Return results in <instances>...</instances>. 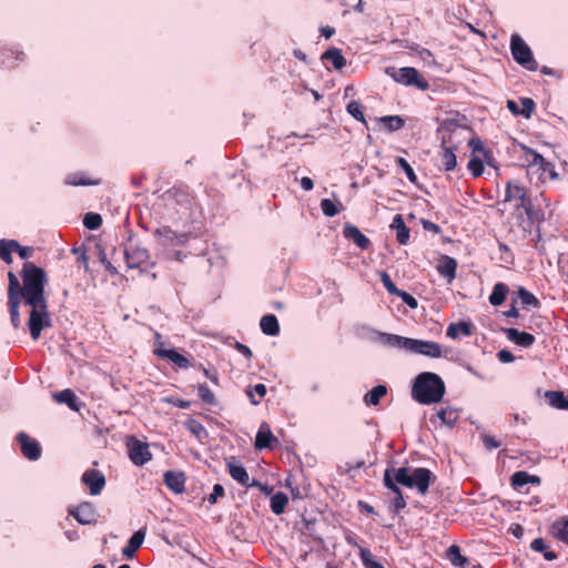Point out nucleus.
<instances>
[{"mask_svg": "<svg viewBox=\"0 0 568 568\" xmlns=\"http://www.w3.org/2000/svg\"><path fill=\"white\" fill-rule=\"evenodd\" d=\"M164 400L169 404H172L175 407L183 408V409H187L191 406V402L183 399V398L168 397Z\"/></svg>", "mask_w": 568, "mask_h": 568, "instance_id": "63", "label": "nucleus"}, {"mask_svg": "<svg viewBox=\"0 0 568 568\" xmlns=\"http://www.w3.org/2000/svg\"><path fill=\"white\" fill-rule=\"evenodd\" d=\"M378 275L386 291L392 295H396L399 288H397L395 283L392 281L390 275L386 271L378 272Z\"/></svg>", "mask_w": 568, "mask_h": 568, "instance_id": "57", "label": "nucleus"}, {"mask_svg": "<svg viewBox=\"0 0 568 568\" xmlns=\"http://www.w3.org/2000/svg\"><path fill=\"white\" fill-rule=\"evenodd\" d=\"M68 514L80 525H95L99 519V513L91 501H82L78 506L70 507Z\"/></svg>", "mask_w": 568, "mask_h": 568, "instance_id": "8", "label": "nucleus"}, {"mask_svg": "<svg viewBox=\"0 0 568 568\" xmlns=\"http://www.w3.org/2000/svg\"><path fill=\"white\" fill-rule=\"evenodd\" d=\"M387 394L385 385H377L364 395V403L366 406H377L381 399Z\"/></svg>", "mask_w": 568, "mask_h": 568, "instance_id": "36", "label": "nucleus"}, {"mask_svg": "<svg viewBox=\"0 0 568 568\" xmlns=\"http://www.w3.org/2000/svg\"><path fill=\"white\" fill-rule=\"evenodd\" d=\"M545 398L554 408L568 409V397L561 390H547Z\"/></svg>", "mask_w": 568, "mask_h": 568, "instance_id": "34", "label": "nucleus"}, {"mask_svg": "<svg viewBox=\"0 0 568 568\" xmlns=\"http://www.w3.org/2000/svg\"><path fill=\"white\" fill-rule=\"evenodd\" d=\"M395 481L407 488H416L419 494L425 495L436 476L427 468L418 467L409 471L407 467L389 469Z\"/></svg>", "mask_w": 568, "mask_h": 568, "instance_id": "3", "label": "nucleus"}, {"mask_svg": "<svg viewBox=\"0 0 568 568\" xmlns=\"http://www.w3.org/2000/svg\"><path fill=\"white\" fill-rule=\"evenodd\" d=\"M287 503V496L284 493L278 491L271 497V509L275 515H281L284 513Z\"/></svg>", "mask_w": 568, "mask_h": 568, "instance_id": "45", "label": "nucleus"}, {"mask_svg": "<svg viewBox=\"0 0 568 568\" xmlns=\"http://www.w3.org/2000/svg\"><path fill=\"white\" fill-rule=\"evenodd\" d=\"M442 422V424L453 427L459 418V414L456 409L452 407L442 408L437 414Z\"/></svg>", "mask_w": 568, "mask_h": 568, "instance_id": "44", "label": "nucleus"}, {"mask_svg": "<svg viewBox=\"0 0 568 568\" xmlns=\"http://www.w3.org/2000/svg\"><path fill=\"white\" fill-rule=\"evenodd\" d=\"M185 428L194 435L197 439H202L207 435L205 427L196 419L189 418L184 423Z\"/></svg>", "mask_w": 568, "mask_h": 568, "instance_id": "49", "label": "nucleus"}, {"mask_svg": "<svg viewBox=\"0 0 568 568\" xmlns=\"http://www.w3.org/2000/svg\"><path fill=\"white\" fill-rule=\"evenodd\" d=\"M124 257L129 268H141L146 266L150 262L149 251L140 245L125 247Z\"/></svg>", "mask_w": 568, "mask_h": 568, "instance_id": "9", "label": "nucleus"}, {"mask_svg": "<svg viewBox=\"0 0 568 568\" xmlns=\"http://www.w3.org/2000/svg\"><path fill=\"white\" fill-rule=\"evenodd\" d=\"M408 352L425 355L432 358H439L443 355L442 347L433 341L410 339Z\"/></svg>", "mask_w": 568, "mask_h": 568, "instance_id": "11", "label": "nucleus"}, {"mask_svg": "<svg viewBox=\"0 0 568 568\" xmlns=\"http://www.w3.org/2000/svg\"><path fill=\"white\" fill-rule=\"evenodd\" d=\"M245 393L253 405H258L266 395V386L264 384H256L253 387H247Z\"/></svg>", "mask_w": 568, "mask_h": 568, "instance_id": "47", "label": "nucleus"}, {"mask_svg": "<svg viewBox=\"0 0 568 568\" xmlns=\"http://www.w3.org/2000/svg\"><path fill=\"white\" fill-rule=\"evenodd\" d=\"M144 538V529H139L135 531L129 539L126 546L122 549V555L128 559H132L135 556L138 549L142 546Z\"/></svg>", "mask_w": 568, "mask_h": 568, "instance_id": "25", "label": "nucleus"}, {"mask_svg": "<svg viewBox=\"0 0 568 568\" xmlns=\"http://www.w3.org/2000/svg\"><path fill=\"white\" fill-rule=\"evenodd\" d=\"M473 324L470 322H457V323H450L447 327L446 335L452 338L456 339L460 335L463 336H470L473 334Z\"/></svg>", "mask_w": 568, "mask_h": 568, "instance_id": "27", "label": "nucleus"}, {"mask_svg": "<svg viewBox=\"0 0 568 568\" xmlns=\"http://www.w3.org/2000/svg\"><path fill=\"white\" fill-rule=\"evenodd\" d=\"M126 449L130 460L135 466H143L152 459L149 445L134 436L128 438Z\"/></svg>", "mask_w": 568, "mask_h": 568, "instance_id": "7", "label": "nucleus"}, {"mask_svg": "<svg viewBox=\"0 0 568 568\" xmlns=\"http://www.w3.org/2000/svg\"><path fill=\"white\" fill-rule=\"evenodd\" d=\"M1 64L6 69H12L17 65V61L24 60V52L19 48H4L1 53Z\"/></svg>", "mask_w": 568, "mask_h": 568, "instance_id": "24", "label": "nucleus"}, {"mask_svg": "<svg viewBox=\"0 0 568 568\" xmlns=\"http://www.w3.org/2000/svg\"><path fill=\"white\" fill-rule=\"evenodd\" d=\"M153 234L158 237H164L165 240L173 241L175 239V232H173L170 227L163 226L156 229Z\"/></svg>", "mask_w": 568, "mask_h": 568, "instance_id": "62", "label": "nucleus"}, {"mask_svg": "<svg viewBox=\"0 0 568 568\" xmlns=\"http://www.w3.org/2000/svg\"><path fill=\"white\" fill-rule=\"evenodd\" d=\"M223 496H224V488H223V486L221 484H215L213 486V491L207 497V501L211 505H214V504L217 503L219 498L223 497Z\"/></svg>", "mask_w": 568, "mask_h": 568, "instance_id": "61", "label": "nucleus"}, {"mask_svg": "<svg viewBox=\"0 0 568 568\" xmlns=\"http://www.w3.org/2000/svg\"><path fill=\"white\" fill-rule=\"evenodd\" d=\"M517 294H518V297L520 298L524 307L537 308L540 306L539 300L532 293H530L528 290H526L525 287L519 286Z\"/></svg>", "mask_w": 568, "mask_h": 568, "instance_id": "46", "label": "nucleus"}, {"mask_svg": "<svg viewBox=\"0 0 568 568\" xmlns=\"http://www.w3.org/2000/svg\"><path fill=\"white\" fill-rule=\"evenodd\" d=\"M510 484H511L513 488H515V489H519L524 485H527L528 484V473L524 471V470L514 473L510 478Z\"/></svg>", "mask_w": 568, "mask_h": 568, "instance_id": "58", "label": "nucleus"}, {"mask_svg": "<svg viewBox=\"0 0 568 568\" xmlns=\"http://www.w3.org/2000/svg\"><path fill=\"white\" fill-rule=\"evenodd\" d=\"M378 122L382 123L388 132H395L405 126V120L400 115L381 116L378 118Z\"/></svg>", "mask_w": 568, "mask_h": 568, "instance_id": "38", "label": "nucleus"}, {"mask_svg": "<svg viewBox=\"0 0 568 568\" xmlns=\"http://www.w3.org/2000/svg\"><path fill=\"white\" fill-rule=\"evenodd\" d=\"M467 169L474 178H479L484 173V161L480 158L473 155L468 161Z\"/></svg>", "mask_w": 568, "mask_h": 568, "instance_id": "53", "label": "nucleus"}, {"mask_svg": "<svg viewBox=\"0 0 568 568\" xmlns=\"http://www.w3.org/2000/svg\"><path fill=\"white\" fill-rule=\"evenodd\" d=\"M505 202H516V209H524L527 214L532 209V203L528 195V190L516 181H508L505 190Z\"/></svg>", "mask_w": 568, "mask_h": 568, "instance_id": "6", "label": "nucleus"}, {"mask_svg": "<svg viewBox=\"0 0 568 568\" xmlns=\"http://www.w3.org/2000/svg\"><path fill=\"white\" fill-rule=\"evenodd\" d=\"M17 440L20 444L22 455L29 460H38L41 457V446L26 433H19Z\"/></svg>", "mask_w": 568, "mask_h": 568, "instance_id": "12", "label": "nucleus"}, {"mask_svg": "<svg viewBox=\"0 0 568 568\" xmlns=\"http://www.w3.org/2000/svg\"><path fill=\"white\" fill-rule=\"evenodd\" d=\"M261 331L268 336H276L280 334V324L275 315H264L260 321Z\"/></svg>", "mask_w": 568, "mask_h": 568, "instance_id": "33", "label": "nucleus"}, {"mask_svg": "<svg viewBox=\"0 0 568 568\" xmlns=\"http://www.w3.org/2000/svg\"><path fill=\"white\" fill-rule=\"evenodd\" d=\"M169 193L178 204L190 206L193 202L192 195L182 189L174 187Z\"/></svg>", "mask_w": 568, "mask_h": 568, "instance_id": "51", "label": "nucleus"}, {"mask_svg": "<svg viewBox=\"0 0 568 568\" xmlns=\"http://www.w3.org/2000/svg\"><path fill=\"white\" fill-rule=\"evenodd\" d=\"M21 282L13 272L8 273V295L31 307L28 327L33 341H38L41 331L49 327L50 314L45 296L47 272L32 262H24L20 272Z\"/></svg>", "mask_w": 568, "mask_h": 568, "instance_id": "1", "label": "nucleus"}, {"mask_svg": "<svg viewBox=\"0 0 568 568\" xmlns=\"http://www.w3.org/2000/svg\"><path fill=\"white\" fill-rule=\"evenodd\" d=\"M64 183L71 186H93L101 183L100 179L91 178L84 172H73L65 176Z\"/></svg>", "mask_w": 568, "mask_h": 568, "instance_id": "22", "label": "nucleus"}, {"mask_svg": "<svg viewBox=\"0 0 568 568\" xmlns=\"http://www.w3.org/2000/svg\"><path fill=\"white\" fill-rule=\"evenodd\" d=\"M458 149L442 148L440 159H442V163H443L445 171L449 172V171H453L456 169L457 158H456L455 152Z\"/></svg>", "mask_w": 568, "mask_h": 568, "instance_id": "43", "label": "nucleus"}, {"mask_svg": "<svg viewBox=\"0 0 568 568\" xmlns=\"http://www.w3.org/2000/svg\"><path fill=\"white\" fill-rule=\"evenodd\" d=\"M501 331L505 333L506 337L510 342L515 343L518 346L525 347V348L532 346V344L536 341V338L532 334L527 333V332H520L514 327L503 328Z\"/></svg>", "mask_w": 568, "mask_h": 568, "instance_id": "20", "label": "nucleus"}, {"mask_svg": "<svg viewBox=\"0 0 568 568\" xmlns=\"http://www.w3.org/2000/svg\"><path fill=\"white\" fill-rule=\"evenodd\" d=\"M379 338L383 344L389 346V347H396V348H403L408 351L410 345L409 337H404L395 334L389 333H381Z\"/></svg>", "mask_w": 568, "mask_h": 568, "instance_id": "30", "label": "nucleus"}, {"mask_svg": "<svg viewBox=\"0 0 568 568\" xmlns=\"http://www.w3.org/2000/svg\"><path fill=\"white\" fill-rule=\"evenodd\" d=\"M280 445L277 437L273 435L270 426L266 423H262L257 434L255 436L254 447L258 450L262 449H274Z\"/></svg>", "mask_w": 568, "mask_h": 568, "instance_id": "14", "label": "nucleus"}, {"mask_svg": "<svg viewBox=\"0 0 568 568\" xmlns=\"http://www.w3.org/2000/svg\"><path fill=\"white\" fill-rule=\"evenodd\" d=\"M197 392H199V396L203 403H205L207 405L216 404L215 395L206 384H200L197 387Z\"/></svg>", "mask_w": 568, "mask_h": 568, "instance_id": "55", "label": "nucleus"}, {"mask_svg": "<svg viewBox=\"0 0 568 568\" xmlns=\"http://www.w3.org/2000/svg\"><path fill=\"white\" fill-rule=\"evenodd\" d=\"M446 558L455 567L466 568L469 560L460 554V548L457 545H452L446 550Z\"/></svg>", "mask_w": 568, "mask_h": 568, "instance_id": "35", "label": "nucleus"}, {"mask_svg": "<svg viewBox=\"0 0 568 568\" xmlns=\"http://www.w3.org/2000/svg\"><path fill=\"white\" fill-rule=\"evenodd\" d=\"M390 227L396 230V240L399 244L405 245L408 243L410 230L406 226L402 214L394 216Z\"/></svg>", "mask_w": 568, "mask_h": 568, "instance_id": "28", "label": "nucleus"}, {"mask_svg": "<svg viewBox=\"0 0 568 568\" xmlns=\"http://www.w3.org/2000/svg\"><path fill=\"white\" fill-rule=\"evenodd\" d=\"M322 61L332 62L336 70H341L346 65V59L344 58L342 50L337 48L327 49L321 57Z\"/></svg>", "mask_w": 568, "mask_h": 568, "instance_id": "32", "label": "nucleus"}, {"mask_svg": "<svg viewBox=\"0 0 568 568\" xmlns=\"http://www.w3.org/2000/svg\"><path fill=\"white\" fill-rule=\"evenodd\" d=\"M530 549L536 552H541L544 558L548 561L557 559V554L549 550L548 545L542 538H536L530 542Z\"/></svg>", "mask_w": 568, "mask_h": 568, "instance_id": "39", "label": "nucleus"}, {"mask_svg": "<svg viewBox=\"0 0 568 568\" xmlns=\"http://www.w3.org/2000/svg\"><path fill=\"white\" fill-rule=\"evenodd\" d=\"M163 481L174 494H182L185 490V475L183 471L166 470L163 475Z\"/></svg>", "mask_w": 568, "mask_h": 568, "instance_id": "19", "label": "nucleus"}, {"mask_svg": "<svg viewBox=\"0 0 568 568\" xmlns=\"http://www.w3.org/2000/svg\"><path fill=\"white\" fill-rule=\"evenodd\" d=\"M343 235L345 239L353 241L362 250H368L371 246L369 239L357 226L351 223H346L343 226Z\"/></svg>", "mask_w": 568, "mask_h": 568, "instance_id": "18", "label": "nucleus"}, {"mask_svg": "<svg viewBox=\"0 0 568 568\" xmlns=\"http://www.w3.org/2000/svg\"><path fill=\"white\" fill-rule=\"evenodd\" d=\"M396 164L405 172L406 178L408 179L409 182H412L413 184H417V175L415 174L413 168L410 166L406 159L400 156L396 158Z\"/></svg>", "mask_w": 568, "mask_h": 568, "instance_id": "54", "label": "nucleus"}, {"mask_svg": "<svg viewBox=\"0 0 568 568\" xmlns=\"http://www.w3.org/2000/svg\"><path fill=\"white\" fill-rule=\"evenodd\" d=\"M346 111L355 119L357 120L358 122H362L363 124L367 125V122H366V119H365V115H364V111H363V105L361 104V102L358 101H351L347 105H346Z\"/></svg>", "mask_w": 568, "mask_h": 568, "instance_id": "52", "label": "nucleus"}, {"mask_svg": "<svg viewBox=\"0 0 568 568\" xmlns=\"http://www.w3.org/2000/svg\"><path fill=\"white\" fill-rule=\"evenodd\" d=\"M445 393V383L436 373H419L412 384V398L422 405L440 403Z\"/></svg>", "mask_w": 568, "mask_h": 568, "instance_id": "2", "label": "nucleus"}, {"mask_svg": "<svg viewBox=\"0 0 568 568\" xmlns=\"http://www.w3.org/2000/svg\"><path fill=\"white\" fill-rule=\"evenodd\" d=\"M386 73L390 75L394 81L404 84L406 87H416L417 89L425 91L429 88L428 81L413 67L404 68H388Z\"/></svg>", "mask_w": 568, "mask_h": 568, "instance_id": "4", "label": "nucleus"}, {"mask_svg": "<svg viewBox=\"0 0 568 568\" xmlns=\"http://www.w3.org/2000/svg\"><path fill=\"white\" fill-rule=\"evenodd\" d=\"M81 481L89 487L91 495H99L105 486L104 475L97 469H88L83 473Z\"/></svg>", "mask_w": 568, "mask_h": 568, "instance_id": "15", "label": "nucleus"}, {"mask_svg": "<svg viewBox=\"0 0 568 568\" xmlns=\"http://www.w3.org/2000/svg\"><path fill=\"white\" fill-rule=\"evenodd\" d=\"M395 296H398L402 298V301L408 305L410 308H416L418 306V302L417 300L412 295L409 294L408 292H405V291H402L399 290L398 293H396Z\"/></svg>", "mask_w": 568, "mask_h": 568, "instance_id": "60", "label": "nucleus"}, {"mask_svg": "<svg viewBox=\"0 0 568 568\" xmlns=\"http://www.w3.org/2000/svg\"><path fill=\"white\" fill-rule=\"evenodd\" d=\"M384 484L385 486L392 490L396 496L392 501V511L393 514L397 515L402 509L406 507V500L403 497L402 490L397 486V483L390 475V470L386 469L384 474Z\"/></svg>", "mask_w": 568, "mask_h": 568, "instance_id": "16", "label": "nucleus"}, {"mask_svg": "<svg viewBox=\"0 0 568 568\" xmlns=\"http://www.w3.org/2000/svg\"><path fill=\"white\" fill-rule=\"evenodd\" d=\"M437 272L449 282L456 277L457 262L455 258L444 255L436 266Z\"/></svg>", "mask_w": 568, "mask_h": 568, "instance_id": "26", "label": "nucleus"}, {"mask_svg": "<svg viewBox=\"0 0 568 568\" xmlns=\"http://www.w3.org/2000/svg\"><path fill=\"white\" fill-rule=\"evenodd\" d=\"M484 445L487 449H495L500 447L501 443L490 435L483 436Z\"/></svg>", "mask_w": 568, "mask_h": 568, "instance_id": "64", "label": "nucleus"}, {"mask_svg": "<svg viewBox=\"0 0 568 568\" xmlns=\"http://www.w3.org/2000/svg\"><path fill=\"white\" fill-rule=\"evenodd\" d=\"M537 163L538 164L534 170L535 172L539 173V179L541 181H555L558 179V173L555 170V165L551 162L547 161L542 155L541 161H538Z\"/></svg>", "mask_w": 568, "mask_h": 568, "instance_id": "29", "label": "nucleus"}, {"mask_svg": "<svg viewBox=\"0 0 568 568\" xmlns=\"http://www.w3.org/2000/svg\"><path fill=\"white\" fill-rule=\"evenodd\" d=\"M508 292L509 288L506 284L496 283L493 287L491 294L489 295V303L494 306L501 305L505 302Z\"/></svg>", "mask_w": 568, "mask_h": 568, "instance_id": "37", "label": "nucleus"}, {"mask_svg": "<svg viewBox=\"0 0 568 568\" xmlns=\"http://www.w3.org/2000/svg\"><path fill=\"white\" fill-rule=\"evenodd\" d=\"M53 398L57 403L65 404L70 409L74 412H79L83 406V403L79 399L75 393L70 389H63L61 392L54 393Z\"/></svg>", "mask_w": 568, "mask_h": 568, "instance_id": "21", "label": "nucleus"}, {"mask_svg": "<svg viewBox=\"0 0 568 568\" xmlns=\"http://www.w3.org/2000/svg\"><path fill=\"white\" fill-rule=\"evenodd\" d=\"M154 355L160 358H165L173 363L178 368H189L193 366L190 358L180 354L176 349H166L163 347V343H160L153 351Z\"/></svg>", "mask_w": 568, "mask_h": 568, "instance_id": "13", "label": "nucleus"}, {"mask_svg": "<svg viewBox=\"0 0 568 568\" xmlns=\"http://www.w3.org/2000/svg\"><path fill=\"white\" fill-rule=\"evenodd\" d=\"M227 468H229L230 476L234 480L240 483L241 485L246 486V487H251V486H258V487H261V484L257 480H253L252 484L248 483L250 481L248 473L246 471V469L242 465L234 464V463H229L227 464Z\"/></svg>", "mask_w": 568, "mask_h": 568, "instance_id": "23", "label": "nucleus"}, {"mask_svg": "<svg viewBox=\"0 0 568 568\" xmlns=\"http://www.w3.org/2000/svg\"><path fill=\"white\" fill-rule=\"evenodd\" d=\"M440 139V148L458 149L459 141L457 135L459 133L458 125L453 121H444L437 130Z\"/></svg>", "mask_w": 568, "mask_h": 568, "instance_id": "10", "label": "nucleus"}, {"mask_svg": "<svg viewBox=\"0 0 568 568\" xmlns=\"http://www.w3.org/2000/svg\"><path fill=\"white\" fill-rule=\"evenodd\" d=\"M358 555L365 568H385L368 548L359 547Z\"/></svg>", "mask_w": 568, "mask_h": 568, "instance_id": "42", "label": "nucleus"}, {"mask_svg": "<svg viewBox=\"0 0 568 568\" xmlns=\"http://www.w3.org/2000/svg\"><path fill=\"white\" fill-rule=\"evenodd\" d=\"M498 262L501 266H508L514 264L515 257L511 250L503 242H498Z\"/></svg>", "mask_w": 568, "mask_h": 568, "instance_id": "50", "label": "nucleus"}, {"mask_svg": "<svg viewBox=\"0 0 568 568\" xmlns=\"http://www.w3.org/2000/svg\"><path fill=\"white\" fill-rule=\"evenodd\" d=\"M521 155L519 159L523 161V164L527 166L528 170H534L538 164V161H541V154H539L536 150L521 144L520 145Z\"/></svg>", "mask_w": 568, "mask_h": 568, "instance_id": "31", "label": "nucleus"}, {"mask_svg": "<svg viewBox=\"0 0 568 568\" xmlns=\"http://www.w3.org/2000/svg\"><path fill=\"white\" fill-rule=\"evenodd\" d=\"M321 209H322V212L324 213V215H326L328 217H333L341 212V210L343 209V205L341 202L336 203L331 199H323L321 201Z\"/></svg>", "mask_w": 568, "mask_h": 568, "instance_id": "48", "label": "nucleus"}, {"mask_svg": "<svg viewBox=\"0 0 568 568\" xmlns=\"http://www.w3.org/2000/svg\"><path fill=\"white\" fill-rule=\"evenodd\" d=\"M510 51L514 60L529 71H536L538 63L534 59L528 44L519 34H513L510 39Z\"/></svg>", "mask_w": 568, "mask_h": 568, "instance_id": "5", "label": "nucleus"}, {"mask_svg": "<svg viewBox=\"0 0 568 568\" xmlns=\"http://www.w3.org/2000/svg\"><path fill=\"white\" fill-rule=\"evenodd\" d=\"M83 224L89 230H97L102 224V217L98 213H87L83 219Z\"/></svg>", "mask_w": 568, "mask_h": 568, "instance_id": "56", "label": "nucleus"}, {"mask_svg": "<svg viewBox=\"0 0 568 568\" xmlns=\"http://www.w3.org/2000/svg\"><path fill=\"white\" fill-rule=\"evenodd\" d=\"M0 258L7 264H11L13 261L12 252L6 239L0 240Z\"/></svg>", "mask_w": 568, "mask_h": 568, "instance_id": "59", "label": "nucleus"}, {"mask_svg": "<svg viewBox=\"0 0 568 568\" xmlns=\"http://www.w3.org/2000/svg\"><path fill=\"white\" fill-rule=\"evenodd\" d=\"M551 530L556 539L568 546V517L555 521L551 526Z\"/></svg>", "mask_w": 568, "mask_h": 568, "instance_id": "41", "label": "nucleus"}, {"mask_svg": "<svg viewBox=\"0 0 568 568\" xmlns=\"http://www.w3.org/2000/svg\"><path fill=\"white\" fill-rule=\"evenodd\" d=\"M7 304H8V311L10 314L11 324L16 329H18L21 325V317H20V312H19L21 302L19 300H16L12 295L11 296L8 295Z\"/></svg>", "mask_w": 568, "mask_h": 568, "instance_id": "40", "label": "nucleus"}, {"mask_svg": "<svg viewBox=\"0 0 568 568\" xmlns=\"http://www.w3.org/2000/svg\"><path fill=\"white\" fill-rule=\"evenodd\" d=\"M519 103L520 105L514 100H508L507 109L514 115H523L526 119H529L536 109L535 101L531 98H520Z\"/></svg>", "mask_w": 568, "mask_h": 568, "instance_id": "17", "label": "nucleus"}]
</instances>
